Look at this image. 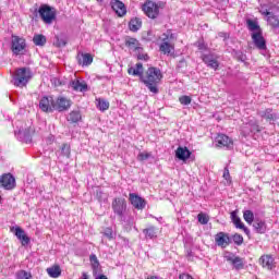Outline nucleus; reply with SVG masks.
<instances>
[{
	"label": "nucleus",
	"instance_id": "obj_1",
	"mask_svg": "<svg viewBox=\"0 0 279 279\" xmlns=\"http://www.w3.org/2000/svg\"><path fill=\"white\" fill-rule=\"evenodd\" d=\"M162 72L158 68H148L147 71L142 75V82L154 95H158V85L162 82Z\"/></svg>",
	"mask_w": 279,
	"mask_h": 279
},
{
	"label": "nucleus",
	"instance_id": "obj_2",
	"mask_svg": "<svg viewBox=\"0 0 279 279\" xmlns=\"http://www.w3.org/2000/svg\"><path fill=\"white\" fill-rule=\"evenodd\" d=\"M25 49H27V43L25 38L12 35L11 37V51L13 56H24Z\"/></svg>",
	"mask_w": 279,
	"mask_h": 279
},
{
	"label": "nucleus",
	"instance_id": "obj_3",
	"mask_svg": "<svg viewBox=\"0 0 279 279\" xmlns=\"http://www.w3.org/2000/svg\"><path fill=\"white\" fill-rule=\"evenodd\" d=\"M162 37L163 38L162 43L159 46V51L165 56H169V53L175 51V45L171 43V40H173V38L175 37L173 36V33H171V31H167V33H163Z\"/></svg>",
	"mask_w": 279,
	"mask_h": 279
},
{
	"label": "nucleus",
	"instance_id": "obj_4",
	"mask_svg": "<svg viewBox=\"0 0 279 279\" xmlns=\"http://www.w3.org/2000/svg\"><path fill=\"white\" fill-rule=\"evenodd\" d=\"M32 80V71L27 68H22L16 70L15 77H14V86L17 88H23L27 86V83Z\"/></svg>",
	"mask_w": 279,
	"mask_h": 279
},
{
	"label": "nucleus",
	"instance_id": "obj_5",
	"mask_svg": "<svg viewBox=\"0 0 279 279\" xmlns=\"http://www.w3.org/2000/svg\"><path fill=\"white\" fill-rule=\"evenodd\" d=\"M38 12L41 21H44L46 25H51V23L56 21V9L53 7L41 4Z\"/></svg>",
	"mask_w": 279,
	"mask_h": 279
},
{
	"label": "nucleus",
	"instance_id": "obj_6",
	"mask_svg": "<svg viewBox=\"0 0 279 279\" xmlns=\"http://www.w3.org/2000/svg\"><path fill=\"white\" fill-rule=\"evenodd\" d=\"M142 10H143L144 14H146V16H148V19H158V16L160 15V4H158L151 0H147L142 5Z\"/></svg>",
	"mask_w": 279,
	"mask_h": 279
},
{
	"label": "nucleus",
	"instance_id": "obj_7",
	"mask_svg": "<svg viewBox=\"0 0 279 279\" xmlns=\"http://www.w3.org/2000/svg\"><path fill=\"white\" fill-rule=\"evenodd\" d=\"M111 208L118 217H123L128 210V201L124 197H116L111 203Z\"/></svg>",
	"mask_w": 279,
	"mask_h": 279
},
{
	"label": "nucleus",
	"instance_id": "obj_8",
	"mask_svg": "<svg viewBox=\"0 0 279 279\" xmlns=\"http://www.w3.org/2000/svg\"><path fill=\"white\" fill-rule=\"evenodd\" d=\"M0 186L4 191H13V189H16V179L12 173H4L0 175Z\"/></svg>",
	"mask_w": 279,
	"mask_h": 279
},
{
	"label": "nucleus",
	"instance_id": "obj_9",
	"mask_svg": "<svg viewBox=\"0 0 279 279\" xmlns=\"http://www.w3.org/2000/svg\"><path fill=\"white\" fill-rule=\"evenodd\" d=\"M71 106H73V101L64 96H59L54 99V110L57 112H66V110L71 109Z\"/></svg>",
	"mask_w": 279,
	"mask_h": 279
},
{
	"label": "nucleus",
	"instance_id": "obj_10",
	"mask_svg": "<svg viewBox=\"0 0 279 279\" xmlns=\"http://www.w3.org/2000/svg\"><path fill=\"white\" fill-rule=\"evenodd\" d=\"M39 108H40L41 112H53V110H56L53 97L44 96L39 100Z\"/></svg>",
	"mask_w": 279,
	"mask_h": 279
},
{
	"label": "nucleus",
	"instance_id": "obj_11",
	"mask_svg": "<svg viewBox=\"0 0 279 279\" xmlns=\"http://www.w3.org/2000/svg\"><path fill=\"white\" fill-rule=\"evenodd\" d=\"M258 264L263 269H267L268 271L276 269V259H274V256L269 254L262 255L258 259Z\"/></svg>",
	"mask_w": 279,
	"mask_h": 279
},
{
	"label": "nucleus",
	"instance_id": "obj_12",
	"mask_svg": "<svg viewBox=\"0 0 279 279\" xmlns=\"http://www.w3.org/2000/svg\"><path fill=\"white\" fill-rule=\"evenodd\" d=\"M251 37L257 49H260L262 51L267 49V40H265V37L263 36V31L252 33Z\"/></svg>",
	"mask_w": 279,
	"mask_h": 279
},
{
	"label": "nucleus",
	"instance_id": "obj_13",
	"mask_svg": "<svg viewBox=\"0 0 279 279\" xmlns=\"http://www.w3.org/2000/svg\"><path fill=\"white\" fill-rule=\"evenodd\" d=\"M234 145V141H232V138H230V136L223 134V133H219L216 136V147H227V149H230V147H232Z\"/></svg>",
	"mask_w": 279,
	"mask_h": 279
},
{
	"label": "nucleus",
	"instance_id": "obj_14",
	"mask_svg": "<svg viewBox=\"0 0 279 279\" xmlns=\"http://www.w3.org/2000/svg\"><path fill=\"white\" fill-rule=\"evenodd\" d=\"M111 8L113 12H116L117 16H119L120 19L128 14V8H125V3L120 0H113L111 2Z\"/></svg>",
	"mask_w": 279,
	"mask_h": 279
},
{
	"label": "nucleus",
	"instance_id": "obj_15",
	"mask_svg": "<svg viewBox=\"0 0 279 279\" xmlns=\"http://www.w3.org/2000/svg\"><path fill=\"white\" fill-rule=\"evenodd\" d=\"M215 243L218 247L226 248L230 245V235L226 232H218L215 235Z\"/></svg>",
	"mask_w": 279,
	"mask_h": 279
},
{
	"label": "nucleus",
	"instance_id": "obj_16",
	"mask_svg": "<svg viewBox=\"0 0 279 279\" xmlns=\"http://www.w3.org/2000/svg\"><path fill=\"white\" fill-rule=\"evenodd\" d=\"M129 199H130L132 206H134L137 210H143V208H145V199H143V197H141L134 193H130Z\"/></svg>",
	"mask_w": 279,
	"mask_h": 279
},
{
	"label": "nucleus",
	"instance_id": "obj_17",
	"mask_svg": "<svg viewBox=\"0 0 279 279\" xmlns=\"http://www.w3.org/2000/svg\"><path fill=\"white\" fill-rule=\"evenodd\" d=\"M124 45L125 47H128V49H132V51H143L141 43L134 37H126L124 40Z\"/></svg>",
	"mask_w": 279,
	"mask_h": 279
},
{
	"label": "nucleus",
	"instance_id": "obj_18",
	"mask_svg": "<svg viewBox=\"0 0 279 279\" xmlns=\"http://www.w3.org/2000/svg\"><path fill=\"white\" fill-rule=\"evenodd\" d=\"M226 258L228 263H230L234 267V269H236L238 271L245 267V263L243 262V258L239 256L229 255Z\"/></svg>",
	"mask_w": 279,
	"mask_h": 279
},
{
	"label": "nucleus",
	"instance_id": "obj_19",
	"mask_svg": "<svg viewBox=\"0 0 279 279\" xmlns=\"http://www.w3.org/2000/svg\"><path fill=\"white\" fill-rule=\"evenodd\" d=\"M191 150H189L187 147L179 146L175 150V158L179 160H182L183 162H186L189 158H191Z\"/></svg>",
	"mask_w": 279,
	"mask_h": 279
},
{
	"label": "nucleus",
	"instance_id": "obj_20",
	"mask_svg": "<svg viewBox=\"0 0 279 279\" xmlns=\"http://www.w3.org/2000/svg\"><path fill=\"white\" fill-rule=\"evenodd\" d=\"M76 60L81 66H90V64H93V54L81 53L76 57Z\"/></svg>",
	"mask_w": 279,
	"mask_h": 279
},
{
	"label": "nucleus",
	"instance_id": "obj_21",
	"mask_svg": "<svg viewBox=\"0 0 279 279\" xmlns=\"http://www.w3.org/2000/svg\"><path fill=\"white\" fill-rule=\"evenodd\" d=\"M262 119H265L268 123H271V121H276L278 119V113L274 112V109L267 108L260 113Z\"/></svg>",
	"mask_w": 279,
	"mask_h": 279
},
{
	"label": "nucleus",
	"instance_id": "obj_22",
	"mask_svg": "<svg viewBox=\"0 0 279 279\" xmlns=\"http://www.w3.org/2000/svg\"><path fill=\"white\" fill-rule=\"evenodd\" d=\"M15 236L21 241L22 245H29V236L25 234L23 228L15 227Z\"/></svg>",
	"mask_w": 279,
	"mask_h": 279
},
{
	"label": "nucleus",
	"instance_id": "obj_23",
	"mask_svg": "<svg viewBox=\"0 0 279 279\" xmlns=\"http://www.w3.org/2000/svg\"><path fill=\"white\" fill-rule=\"evenodd\" d=\"M46 271L50 278H60V276H62V268H60L58 264L48 267Z\"/></svg>",
	"mask_w": 279,
	"mask_h": 279
},
{
	"label": "nucleus",
	"instance_id": "obj_24",
	"mask_svg": "<svg viewBox=\"0 0 279 279\" xmlns=\"http://www.w3.org/2000/svg\"><path fill=\"white\" fill-rule=\"evenodd\" d=\"M128 73L129 75L141 77V80L143 81V75H145V73H143V63H136L135 68H129Z\"/></svg>",
	"mask_w": 279,
	"mask_h": 279
},
{
	"label": "nucleus",
	"instance_id": "obj_25",
	"mask_svg": "<svg viewBox=\"0 0 279 279\" xmlns=\"http://www.w3.org/2000/svg\"><path fill=\"white\" fill-rule=\"evenodd\" d=\"M203 62H205L207 66H209V69H214L215 71L219 69V61H217L216 59H213L210 54H204Z\"/></svg>",
	"mask_w": 279,
	"mask_h": 279
},
{
	"label": "nucleus",
	"instance_id": "obj_26",
	"mask_svg": "<svg viewBox=\"0 0 279 279\" xmlns=\"http://www.w3.org/2000/svg\"><path fill=\"white\" fill-rule=\"evenodd\" d=\"M253 228L257 232V234H265L267 232V223L260 219H256L253 223Z\"/></svg>",
	"mask_w": 279,
	"mask_h": 279
},
{
	"label": "nucleus",
	"instance_id": "obj_27",
	"mask_svg": "<svg viewBox=\"0 0 279 279\" xmlns=\"http://www.w3.org/2000/svg\"><path fill=\"white\" fill-rule=\"evenodd\" d=\"M143 27V21L138 17H133L129 22V29L130 32H138Z\"/></svg>",
	"mask_w": 279,
	"mask_h": 279
},
{
	"label": "nucleus",
	"instance_id": "obj_28",
	"mask_svg": "<svg viewBox=\"0 0 279 279\" xmlns=\"http://www.w3.org/2000/svg\"><path fill=\"white\" fill-rule=\"evenodd\" d=\"M96 106L100 112H106V110L110 109V102L104 98H96Z\"/></svg>",
	"mask_w": 279,
	"mask_h": 279
},
{
	"label": "nucleus",
	"instance_id": "obj_29",
	"mask_svg": "<svg viewBox=\"0 0 279 279\" xmlns=\"http://www.w3.org/2000/svg\"><path fill=\"white\" fill-rule=\"evenodd\" d=\"M33 43L36 47H45L47 45V37L43 34L34 35Z\"/></svg>",
	"mask_w": 279,
	"mask_h": 279
},
{
	"label": "nucleus",
	"instance_id": "obj_30",
	"mask_svg": "<svg viewBox=\"0 0 279 279\" xmlns=\"http://www.w3.org/2000/svg\"><path fill=\"white\" fill-rule=\"evenodd\" d=\"M68 121L70 123H80L82 121V112L73 110L69 113Z\"/></svg>",
	"mask_w": 279,
	"mask_h": 279
},
{
	"label": "nucleus",
	"instance_id": "obj_31",
	"mask_svg": "<svg viewBox=\"0 0 279 279\" xmlns=\"http://www.w3.org/2000/svg\"><path fill=\"white\" fill-rule=\"evenodd\" d=\"M143 233L145 234L146 239H156V236H158V228L148 227L143 230Z\"/></svg>",
	"mask_w": 279,
	"mask_h": 279
},
{
	"label": "nucleus",
	"instance_id": "obj_32",
	"mask_svg": "<svg viewBox=\"0 0 279 279\" xmlns=\"http://www.w3.org/2000/svg\"><path fill=\"white\" fill-rule=\"evenodd\" d=\"M71 86H72L73 90H76L80 93H84V90H88V85H86L85 83H82L80 81H73L71 83Z\"/></svg>",
	"mask_w": 279,
	"mask_h": 279
},
{
	"label": "nucleus",
	"instance_id": "obj_33",
	"mask_svg": "<svg viewBox=\"0 0 279 279\" xmlns=\"http://www.w3.org/2000/svg\"><path fill=\"white\" fill-rule=\"evenodd\" d=\"M246 25L248 27L250 32H263V28H260V25H258V22L254 21V20H247L246 21Z\"/></svg>",
	"mask_w": 279,
	"mask_h": 279
},
{
	"label": "nucleus",
	"instance_id": "obj_34",
	"mask_svg": "<svg viewBox=\"0 0 279 279\" xmlns=\"http://www.w3.org/2000/svg\"><path fill=\"white\" fill-rule=\"evenodd\" d=\"M243 219L248 226H252V223H254V213L252 210L243 211Z\"/></svg>",
	"mask_w": 279,
	"mask_h": 279
},
{
	"label": "nucleus",
	"instance_id": "obj_35",
	"mask_svg": "<svg viewBox=\"0 0 279 279\" xmlns=\"http://www.w3.org/2000/svg\"><path fill=\"white\" fill-rule=\"evenodd\" d=\"M89 260L92 263V267H93V271L94 274H97L98 269H99V259H97V255L92 254L89 256Z\"/></svg>",
	"mask_w": 279,
	"mask_h": 279
},
{
	"label": "nucleus",
	"instance_id": "obj_36",
	"mask_svg": "<svg viewBox=\"0 0 279 279\" xmlns=\"http://www.w3.org/2000/svg\"><path fill=\"white\" fill-rule=\"evenodd\" d=\"M235 228H239L240 230H243V232H245L247 235H250V229H247V227H245V223H243V221H241V218L235 219V221H233Z\"/></svg>",
	"mask_w": 279,
	"mask_h": 279
},
{
	"label": "nucleus",
	"instance_id": "obj_37",
	"mask_svg": "<svg viewBox=\"0 0 279 279\" xmlns=\"http://www.w3.org/2000/svg\"><path fill=\"white\" fill-rule=\"evenodd\" d=\"M198 222H201L202 226H206L210 221V217L204 213H199L197 215Z\"/></svg>",
	"mask_w": 279,
	"mask_h": 279
},
{
	"label": "nucleus",
	"instance_id": "obj_38",
	"mask_svg": "<svg viewBox=\"0 0 279 279\" xmlns=\"http://www.w3.org/2000/svg\"><path fill=\"white\" fill-rule=\"evenodd\" d=\"M16 279H32V272L26 270H19L16 272Z\"/></svg>",
	"mask_w": 279,
	"mask_h": 279
},
{
	"label": "nucleus",
	"instance_id": "obj_39",
	"mask_svg": "<svg viewBox=\"0 0 279 279\" xmlns=\"http://www.w3.org/2000/svg\"><path fill=\"white\" fill-rule=\"evenodd\" d=\"M267 21H268L269 25H271V27H279L278 16L272 14V15L268 16Z\"/></svg>",
	"mask_w": 279,
	"mask_h": 279
},
{
	"label": "nucleus",
	"instance_id": "obj_40",
	"mask_svg": "<svg viewBox=\"0 0 279 279\" xmlns=\"http://www.w3.org/2000/svg\"><path fill=\"white\" fill-rule=\"evenodd\" d=\"M104 236H107L109 241H112L114 239V232L112 231V228L107 227L104 231Z\"/></svg>",
	"mask_w": 279,
	"mask_h": 279
},
{
	"label": "nucleus",
	"instance_id": "obj_41",
	"mask_svg": "<svg viewBox=\"0 0 279 279\" xmlns=\"http://www.w3.org/2000/svg\"><path fill=\"white\" fill-rule=\"evenodd\" d=\"M179 101L182 106H190L191 101H193V98H191V96H181Z\"/></svg>",
	"mask_w": 279,
	"mask_h": 279
},
{
	"label": "nucleus",
	"instance_id": "obj_42",
	"mask_svg": "<svg viewBox=\"0 0 279 279\" xmlns=\"http://www.w3.org/2000/svg\"><path fill=\"white\" fill-rule=\"evenodd\" d=\"M149 158H151V154H149V153H140V154L137 155V160H138L140 162H143V161H145V160H149Z\"/></svg>",
	"mask_w": 279,
	"mask_h": 279
},
{
	"label": "nucleus",
	"instance_id": "obj_43",
	"mask_svg": "<svg viewBox=\"0 0 279 279\" xmlns=\"http://www.w3.org/2000/svg\"><path fill=\"white\" fill-rule=\"evenodd\" d=\"M61 151L63 156H71V146L69 144H62Z\"/></svg>",
	"mask_w": 279,
	"mask_h": 279
},
{
	"label": "nucleus",
	"instance_id": "obj_44",
	"mask_svg": "<svg viewBox=\"0 0 279 279\" xmlns=\"http://www.w3.org/2000/svg\"><path fill=\"white\" fill-rule=\"evenodd\" d=\"M232 239H233V242L235 245H241L244 241L243 235H241L239 233L233 234Z\"/></svg>",
	"mask_w": 279,
	"mask_h": 279
},
{
	"label": "nucleus",
	"instance_id": "obj_45",
	"mask_svg": "<svg viewBox=\"0 0 279 279\" xmlns=\"http://www.w3.org/2000/svg\"><path fill=\"white\" fill-rule=\"evenodd\" d=\"M222 178H225L227 182H232V179L230 178V170H228V168H225Z\"/></svg>",
	"mask_w": 279,
	"mask_h": 279
},
{
	"label": "nucleus",
	"instance_id": "obj_46",
	"mask_svg": "<svg viewBox=\"0 0 279 279\" xmlns=\"http://www.w3.org/2000/svg\"><path fill=\"white\" fill-rule=\"evenodd\" d=\"M56 46L57 47H66V41L64 39L57 38Z\"/></svg>",
	"mask_w": 279,
	"mask_h": 279
},
{
	"label": "nucleus",
	"instance_id": "obj_47",
	"mask_svg": "<svg viewBox=\"0 0 279 279\" xmlns=\"http://www.w3.org/2000/svg\"><path fill=\"white\" fill-rule=\"evenodd\" d=\"M186 66V60L181 59L177 64V69H184Z\"/></svg>",
	"mask_w": 279,
	"mask_h": 279
},
{
	"label": "nucleus",
	"instance_id": "obj_48",
	"mask_svg": "<svg viewBox=\"0 0 279 279\" xmlns=\"http://www.w3.org/2000/svg\"><path fill=\"white\" fill-rule=\"evenodd\" d=\"M137 60H144L145 62H147V60H149V56L147 53L138 54Z\"/></svg>",
	"mask_w": 279,
	"mask_h": 279
},
{
	"label": "nucleus",
	"instance_id": "obj_49",
	"mask_svg": "<svg viewBox=\"0 0 279 279\" xmlns=\"http://www.w3.org/2000/svg\"><path fill=\"white\" fill-rule=\"evenodd\" d=\"M179 279H193V276H191L186 272H183L179 276Z\"/></svg>",
	"mask_w": 279,
	"mask_h": 279
},
{
	"label": "nucleus",
	"instance_id": "obj_50",
	"mask_svg": "<svg viewBox=\"0 0 279 279\" xmlns=\"http://www.w3.org/2000/svg\"><path fill=\"white\" fill-rule=\"evenodd\" d=\"M236 219H239V216L236 215V211H232L231 213V221H233V223H234V221H236Z\"/></svg>",
	"mask_w": 279,
	"mask_h": 279
},
{
	"label": "nucleus",
	"instance_id": "obj_51",
	"mask_svg": "<svg viewBox=\"0 0 279 279\" xmlns=\"http://www.w3.org/2000/svg\"><path fill=\"white\" fill-rule=\"evenodd\" d=\"M263 14H264V16H271L272 15L271 12H269V11H264Z\"/></svg>",
	"mask_w": 279,
	"mask_h": 279
},
{
	"label": "nucleus",
	"instance_id": "obj_52",
	"mask_svg": "<svg viewBox=\"0 0 279 279\" xmlns=\"http://www.w3.org/2000/svg\"><path fill=\"white\" fill-rule=\"evenodd\" d=\"M81 279H89V278H88V274L83 272V274H82V278H81Z\"/></svg>",
	"mask_w": 279,
	"mask_h": 279
},
{
	"label": "nucleus",
	"instance_id": "obj_53",
	"mask_svg": "<svg viewBox=\"0 0 279 279\" xmlns=\"http://www.w3.org/2000/svg\"><path fill=\"white\" fill-rule=\"evenodd\" d=\"M97 1L101 2V1H104V0H97Z\"/></svg>",
	"mask_w": 279,
	"mask_h": 279
}]
</instances>
